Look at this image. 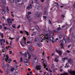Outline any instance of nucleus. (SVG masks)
Instances as JSON below:
<instances>
[{"label": "nucleus", "mask_w": 75, "mask_h": 75, "mask_svg": "<svg viewBox=\"0 0 75 75\" xmlns=\"http://www.w3.org/2000/svg\"><path fill=\"white\" fill-rule=\"evenodd\" d=\"M42 37H43V38H42V40H45L46 39L47 40V42H48V41H49V40H50V41H53L54 40V38L52 37H51V38H50L48 37V35H47L46 36H44V35H42Z\"/></svg>", "instance_id": "obj_1"}, {"label": "nucleus", "mask_w": 75, "mask_h": 75, "mask_svg": "<svg viewBox=\"0 0 75 75\" xmlns=\"http://www.w3.org/2000/svg\"><path fill=\"white\" fill-rule=\"evenodd\" d=\"M42 13L40 12H36L35 13L34 17L35 18H38V17H41L42 16Z\"/></svg>", "instance_id": "obj_2"}, {"label": "nucleus", "mask_w": 75, "mask_h": 75, "mask_svg": "<svg viewBox=\"0 0 75 75\" xmlns=\"http://www.w3.org/2000/svg\"><path fill=\"white\" fill-rule=\"evenodd\" d=\"M23 39L22 40H21L22 43H21V45H22L23 47H24V45L23 44H23H25V40H26V38L24 37H23Z\"/></svg>", "instance_id": "obj_3"}, {"label": "nucleus", "mask_w": 75, "mask_h": 75, "mask_svg": "<svg viewBox=\"0 0 75 75\" xmlns=\"http://www.w3.org/2000/svg\"><path fill=\"white\" fill-rule=\"evenodd\" d=\"M9 57V56H8L7 55L6 56V58L5 59V60L7 62V61L8 60V63H10V62L12 61V60L11 59H8V57Z\"/></svg>", "instance_id": "obj_4"}, {"label": "nucleus", "mask_w": 75, "mask_h": 75, "mask_svg": "<svg viewBox=\"0 0 75 75\" xmlns=\"http://www.w3.org/2000/svg\"><path fill=\"white\" fill-rule=\"evenodd\" d=\"M7 21L8 22V23L9 25H11L12 24V21L11 20V19L10 18H8L7 19Z\"/></svg>", "instance_id": "obj_5"}, {"label": "nucleus", "mask_w": 75, "mask_h": 75, "mask_svg": "<svg viewBox=\"0 0 75 75\" xmlns=\"http://www.w3.org/2000/svg\"><path fill=\"white\" fill-rule=\"evenodd\" d=\"M56 51L57 52V53H58L59 54V55H61L62 54V52L60 50H56Z\"/></svg>", "instance_id": "obj_6"}, {"label": "nucleus", "mask_w": 75, "mask_h": 75, "mask_svg": "<svg viewBox=\"0 0 75 75\" xmlns=\"http://www.w3.org/2000/svg\"><path fill=\"white\" fill-rule=\"evenodd\" d=\"M72 75H75V71H72V70L68 71Z\"/></svg>", "instance_id": "obj_7"}, {"label": "nucleus", "mask_w": 75, "mask_h": 75, "mask_svg": "<svg viewBox=\"0 0 75 75\" xmlns=\"http://www.w3.org/2000/svg\"><path fill=\"white\" fill-rule=\"evenodd\" d=\"M67 37H66V38H64V39H63L62 41V42L63 43V44H66V42H67L66 41V39H67Z\"/></svg>", "instance_id": "obj_8"}, {"label": "nucleus", "mask_w": 75, "mask_h": 75, "mask_svg": "<svg viewBox=\"0 0 75 75\" xmlns=\"http://www.w3.org/2000/svg\"><path fill=\"white\" fill-rule=\"evenodd\" d=\"M68 62L69 63H70V64H73V62L72 60L71 59H69L68 60Z\"/></svg>", "instance_id": "obj_9"}, {"label": "nucleus", "mask_w": 75, "mask_h": 75, "mask_svg": "<svg viewBox=\"0 0 75 75\" xmlns=\"http://www.w3.org/2000/svg\"><path fill=\"white\" fill-rule=\"evenodd\" d=\"M41 68V66L40 65L37 66V67H36V68L37 69H38V70H40Z\"/></svg>", "instance_id": "obj_10"}, {"label": "nucleus", "mask_w": 75, "mask_h": 75, "mask_svg": "<svg viewBox=\"0 0 75 75\" xmlns=\"http://www.w3.org/2000/svg\"><path fill=\"white\" fill-rule=\"evenodd\" d=\"M37 62H38V58H35L33 60V62L34 63H37Z\"/></svg>", "instance_id": "obj_11"}, {"label": "nucleus", "mask_w": 75, "mask_h": 75, "mask_svg": "<svg viewBox=\"0 0 75 75\" xmlns=\"http://www.w3.org/2000/svg\"><path fill=\"white\" fill-rule=\"evenodd\" d=\"M32 7V6L31 4H30L29 5V6L26 8V9H28V10H30L31 9Z\"/></svg>", "instance_id": "obj_12"}, {"label": "nucleus", "mask_w": 75, "mask_h": 75, "mask_svg": "<svg viewBox=\"0 0 75 75\" xmlns=\"http://www.w3.org/2000/svg\"><path fill=\"white\" fill-rule=\"evenodd\" d=\"M35 3H36V4H37L38 6H40V3L38 2V1L37 0H34Z\"/></svg>", "instance_id": "obj_13"}, {"label": "nucleus", "mask_w": 75, "mask_h": 75, "mask_svg": "<svg viewBox=\"0 0 75 75\" xmlns=\"http://www.w3.org/2000/svg\"><path fill=\"white\" fill-rule=\"evenodd\" d=\"M59 58V57L58 56H57L56 57V58L54 59V61L55 62H58L59 61V60L58 59Z\"/></svg>", "instance_id": "obj_14"}, {"label": "nucleus", "mask_w": 75, "mask_h": 75, "mask_svg": "<svg viewBox=\"0 0 75 75\" xmlns=\"http://www.w3.org/2000/svg\"><path fill=\"white\" fill-rule=\"evenodd\" d=\"M1 3L2 4H6V0H1Z\"/></svg>", "instance_id": "obj_15"}, {"label": "nucleus", "mask_w": 75, "mask_h": 75, "mask_svg": "<svg viewBox=\"0 0 75 75\" xmlns=\"http://www.w3.org/2000/svg\"><path fill=\"white\" fill-rule=\"evenodd\" d=\"M35 28H36L38 31H39V32L41 31V30H40V29L38 26H36Z\"/></svg>", "instance_id": "obj_16"}, {"label": "nucleus", "mask_w": 75, "mask_h": 75, "mask_svg": "<svg viewBox=\"0 0 75 75\" xmlns=\"http://www.w3.org/2000/svg\"><path fill=\"white\" fill-rule=\"evenodd\" d=\"M44 62H45V61H43L42 62V63L43 64L44 67V68H46V67H47V65L45 64L44 63Z\"/></svg>", "instance_id": "obj_17"}, {"label": "nucleus", "mask_w": 75, "mask_h": 75, "mask_svg": "<svg viewBox=\"0 0 75 75\" xmlns=\"http://www.w3.org/2000/svg\"><path fill=\"white\" fill-rule=\"evenodd\" d=\"M39 40V38H38V37H36L35 40V42H38V40Z\"/></svg>", "instance_id": "obj_18"}, {"label": "nucleus", "mask_w": 75, "mask_h": 75, "mask_svg": "<svg viewBox=\"0 0 75 75\" xmlns=\"http://www.w3.org/2000/svg\"><path fill=\"white\" fill-rule=\"evenodd\" d=\"M27 53L28 55V59H30V58H31V55H30V54L29 53V52H27Z\"/></svg>", "instance_id": "obj_19"}, {"label": "nucleus", "mask_w": 75, "mask_h": 75, "mask_svg": "<svg viewBox=\"0 0 75 75\" xmlns=\"http://www.w3.org/2000/svg\"><path fill=\"white\" fill-rule=\"evenodd\" d=\"M29 50L30 51H33V47H29Z\"/></svg>", "instance_id": "obj_20"}, {"label": "nucleus", "mask_w": 75, "mask_h": 75, "mask_svg": "<svg viewBox=\"0 0 75 75\" xmlns=\"http://www.w3.org/2000/svg\"><path fill=\"white\" fill-rule=\"evenodd\" d=\"M2 67L3 68H4V69H5L6 68V66H5V64H4V63H2Z\"/></svg>", "instance_id": "obj_21"}, {"label": "nucleus", "mask_w": 75, "mask_h": 75, "mask_svg": "<svg viewBox=\"0 0 75 75\" xmlns=\"http://www.w3.org/2000/svg\"><path fill=\"white\" fill-rule=\"evenodd\" d=\"M26 16L28 20H31V18H30V16L28 15H26Z\"/></svg>", "instance_id": "obj_22"}, {"label": "nucleus", "mask_w": 75, "mask_h": 75, "mask_svg": "<svg viewBox=\"0 0 75 75\" xmlns=\"http://www.w3.org/2000/svg\"><path fill=\"white\" fill-rule=\"evenodd\" d=\"M60 45L61 47V48H62V49H64V45H63L62 43H61Z\"/></svg>", "instance_id": "obj_23"}, {"label": "nucleus", "mask_w": 75, "mask_h": 75, "mask_svg": "<svg viewBox=\"0 0 75 75\" xmlns=\"http://www.w3.org/2000/svg\"><path fill=\"white\" fill-rule=\"evenodd\" d=\"M24 61H25V62L26 63H27L28 62H29V61L27 59H25L24 60Z\"/></svg>", "instance_id": "obj_24"}, {"label": "nucleus", "mask_w": 75, "mask_h": 75, "mask_svg": "<svg viewBox=\"0 0 75 75\" xmlns=\"http://www.w3.org/2000/svg\"><path fill=\"white\" fill-rule=\"evenodd\" d=\"M66 42H70V41H71L70 40V39H69V38L67 39H67H66Z\"/></svg>", "instance_id": "obj_25"}, {"label": "nucleus", "mask_w": 75, "mask_h": 75, "mask_svg": "<svg viewBox=\"0 0 75 75\" xmlns=\"http://www.w3.org/2000/svg\"><path fill=\"white\" fill-rule=\"evenodd\" d=\"M0 34L1 37H2V38H3L4 37V36L3 35V33L0 32Z\"/></svg>", "instance_id": "obj_26"}, {"label": "nucleus", "mask_w": 75, "mask_h": 75, "mask_svg": "<svg viewBox=\"0 0 75 75\" xmlns=\"http://www.w3.org/2000/svg\"><path fill=\"white\" fill-rule=\"evenodd\" d=\"M1 13L2 14H4L5 13V10H3L2 11Z\"/></svg>", "instance_id": "obj_27"}, {"label": "nucleus", "mask_w": 75, "mask_h": 75, "mask_svg": "<svg viewBox=\"0 0 75 75\" xmlns=\"http://www.w3.org/2000/svg\"><path fill=\"white\" fill-rule=\"evenodd\" d=\"M35 8L36 9H39V8H40V7L39 6H38L37 5L35 7Z\"/></svg>", "instance_id": "obj_28"}, {"label": "nucleus", "mask_w": 75, "mask_h": 75, "mask_svg": "<svg viewBox=\"0 0 75 75\" xmlns=\"http://www.w3.org/2000/svg\"><path fill=\"white\" fill-rule=\"evenodd\" d=\"M15 1L16 3H17L20 1L19 0H15Z\"/></svg>", "instance_id": "obj_29"}, {"label": "nucleus", "mask_w": 75, "mask_h": 75, "mask_svg": "<svg viewBox=\"0 0 75 75\" xmlns=\"http://www.w3.org/2000/svg\"><path fill=\"white\" fill-rule=\"evenodd\" d=\"M33 37H30L29 38V40H30V41H32V40H33Z\"/></svg>", "instance_id": "obj_30"}, {"label": "nucleus", "mask_w": 75, "mask_h": 75, "mask_svg": "<svg viewBox=\"0 0 75 75\" xmlns=\"http://www.w3.org/2000/svg\"><path fill=\"white\" fill-rule=\"evenodd\" d=\"M0 44L2 46H4V44L3 43V42H2V43H1Z\"/></svg>", "instance_id": "obj_31"}, {"label": "nucleus", "mask_w": 75, "mask_h": 75, "mask_svg": "<svg viewBox=\"0 0 75 75\" xmlns=\"http://www.w3.org/2000/svg\"><path fill=\"white\" fill-rule=\"evenodd\" d=\"M1 6L2 8H4H4H6V7L5 6H3L1 5Z\"/></svg>", "instance_id": "obj_32"}, {"label": "nucleus", "mask_w": 75, "mask_h": 75, "mask_svg": "<svg viewBox=\"0 0 75 75\" xmlns=\"http://www.w3.org/2000/svg\"><path fill=\"white\" fill-rule=\"evenodd\" d=\"M26 63L27 64H26V66H28V65H30V63H29V62Z\"/></svg>", "instance_id": "obj_33"}, {"label": "nucleus", "mask_w": 75, "mask_h": 75, "mask_svg": "<svg viewBox=\"0 0 75 75\" xmlns=\"http://www.w3.org/2000/svg\"><path fill=\"white\" fill-rule=\"evenodd\" d=\"M65 60V58H62V61L63 62H64V61Z\"/></svg>", "instance_id": "obj_34"}, {"label": "nucleus", "mask_w": 75, "mask_h": 75, "mask_svg": "<svg viewBox=\"0 0 75 75\" xmlns=\"http://www.w3.org/2000/svg\"><path fill=\"white\" fill-rule=\"evenodd\" d=\"M6 51V49H5V48L4 49H3L2 50V52H5V51Z\"/></svg>", "instance_id": "obj_35"}, {"label": "nucleus", "mask_w": 75, "mask_h": 75, "mask_svg": "<svg viewBox=\"0 0 75 75\" xmlns=\"http://www.w3.org/2000/svg\"><path fill=\"white\" fill-rule=\"evenodd\" d=\"M25 31V33H26L27 35H29V33H28V32L27 31Z\"/></svg>", "instance_id": "obj_36"}, {"label": "nucleus", "mask_w": 75, "mask_h": 75, "mask_svg": "<svg viewBox=\"0 0 75 75\" xmlns=\"http://www.w3.org/2000/svg\"><path fill=\"white\" fill-rule=\"evenodd\" d=\"M14 70V69L13 68H12L11 69V72H13Z\"/></svg>", "instance_id": "obj_37"}, {"label": "nucleus", "mask_w": 75, "mask_h": 75, "mask_svg": "<svg viewBox=\"0 0 75 75\" xmlns=\"http://www.w3.org/2000/svg\"><path fill=\"white\" fill-rule=\"evenodd\" d=\"M20 62H22L23 61V58L21 57L20 59Z\"/></svg>", "instance_id": "obj_38"}, {"label": "nucleus", "mask_w": 75, "mask_h": 75, "mask_svg": "<svg viewBox=\"0 0 75 75\" xmlns=\"http://www.w3.org/2000/svg\"><path fill=\"white\" fill-rule=\"evenodd\" d=\"M14 0H11V3H14Z\"/></svg>", "instance_id": "obj_39"}, {"label": "nucleus", "mask_w": 75, "mask_h": 75, "mask_svg": "<svg viewBox=\"0 0 75 75\" xmlns=\"http://www.w3.org/2000/svg\"><path fill=\"white\" fill-rule=\"evenodd\" d=\"M57 30H61V27H59L57 28Z\"/></svg>", "instance_id": "obj_40"}, {"label": "nucleus", "mask_w": 75, "mask_h": 75, "mask_svg": "<svg viewBox=\"0 0 75 75\" xmlns=\"http://www.w3.org/2000/svg\"><path fill=\"white\" fill-rule=\"evenodd\" d=\"M71 46V45H68L67 46V47L68 48H70V47Z\"/></svg>", "instance_id": "obj_41"}, {"label": "nucleus", "mask_w": 75, "mask_h": 75, "mask_svg": "<svg viewBox=\"0 0 75 75\" xmlns=\"http://www.w3.org/2000/svg\"><path fill=\"white\" fill-rule=\"evenodd\" d=\"M12 27H13V28H16V26H14L13 25H12L11 26Z\"/></svg>", "instance_id": "obj_42"}, {"label": "nucleus", "mask_w": 75, "mask_h": 75, "mask_svg": "<svg viewBox=\"0 0 75 75\" xmlns=\"http://www.w3.org/2000/svg\"><path fill=\"white\" fill-rule=\"evenodd\" d=\"M28 14H31V12L30 11H29L28 12Z\"/></svg>", "instance_id": "obj_43"}, {"label": "nucleus", "mask_w": 75, "mask_h": 75, "mask_svg": "<svg viewBox=\"0 0 75 75\" xmlns=\"http://www.w3.org/2000/svg\"><path fill=\"white\" fill-rule=\"evenodd\" d=\"M55 4H57L58 6H59V4H58V3L56 2H55Z\"/></svg>", "instance_id": "obj_44"}, {"label": "nucleus", "mask_w": 75, "mask_h": 75, "mask_svg": "<svg viewBox=\"0 0 75 75\" xmlns=\"http://www.w3.org/2000/svg\"><path fill=\"white\" fill-rule=\"evenodd\" d=\"M2 41H3V42L4 43L6 42V41H5V40L4 39H2Z\"/></svg>", "instance_id": "obj_45"}, {"label": "nucleus", "mask_w": 75, "mask_h": 75, "mask_svg": "<svg viewBox=\"0 0 75 75\" xmlns=\"http://www.w3.org/2000/svg\"><path fill=\"white\" fill-rule=\"evenodd\" d=\"M43 17L44 18V19H46V18H47V16H43Z\"/></svg>", "instance_id": "obj_46"}, {"label": "nucleus", "mask_w": 75, "mask_h": 75, "mask_svg": "<svg viewBox=\"0 0 75 75\" xmlns=\"http://www.w3.org/2000/svg\"><path fill=\"white\" fill-rule=\"evenodd\" d=\"M19 38H16V41H18L19 40Z\"/></svg>", "instance_id": "obj_47"}, {"label": "nucleus", "mask_w": 75, "mask_h": 75, "mask_svg": "<svg viewBox=\"0 0 75 75\" xmlns=\"http://www.w3.org/2000/svg\"><path fill=\"white\" fill-rule=\"evenodd\" d=\"M3 42V40L2 39H0V43H1Z\"/></svg>", "instance_id": "obj_48"}, {"label": "nucleus", "mask_w": 75, "mask_h": 75, "mask_svg": "<svg viewBox=\"0 0 75 75\" xmlns=\"http://www.w3.org/2000/svg\"><path fill=\"white\" fill-rule=\"evenodd\" d=\"M27 44H30L31 42L30 41H28L27 42Z\"/></svg>", "instance_id": "obj_49"}, {"label": "nucleus", "mask_w": 75, "mask_h": 75, "mask_svg": "<svg viewBox=\"0 0 75 75\" xmlns=\"http://www.w3.org/2000/svg\"><path fill=\"white\" fill-rule=\"evenodd\" d=\"M11 44H12V41H10V43L9 44V45H11Z\"/></svg>", "instance_id": "obj_50"}, {"label": "nucleus", "mask_w": 75, "mask_h": 75, "mask_svg": "<svg viewBox=\"0 0 75 75\" xmlns=\"http://www.w3.org/2000/svg\"><path fill=\"white\" fill-rule=\"evenodd\" d=\"M14 38H12L11 37H9V39H10V40H13V39H14Z\"/></svg>", "instance_id": "obj_51"}, {"label": "nucleus", "mask_w": 75, "mask_h": 75, "mask_svg": "<svg viewBox=\"0 0 75 75\" xmlns=\"http://www.w3.org/2000/svg\"><path fill=\"white\" fill-rule=\"evenodd\" d=\"M20 27H21L20 25H19L17 27V28H20Z\"/></svg>", "instance_id": "obj_52"}, {"label": "nucleus", "mask_w": 75, "mask_h": 75, "mask_svg": "<svg viewBox=\"0 0 75 75\" xmlns=\"http://www.w3.org/2000/svg\"><path fill=\"white\" fill-rule=\"evenodd\" d=\"M62 18H64V17H65V16H64V15H62Z\"/></svg>", "instance_id": "obj_53"}, {"label": "nucleus", "mask_w": 75, "mask_h": 75, "mask_svg": "<svg viewBox=\"0 0 75 75\" xmlns=\"http://www.w3.org/2000/svg\"><path fill=\"white\" fill-rule=\"evenodd\" d=\"M49 23H50V24H52V23H51V21H50V20H49Z\"/></svg>", "instance_id": "obj_54"}, {"label": "nucleus", "mask_w": 75, "mask_h": 75, "mask_svg": "<svg viewBox=\"0 0 75 75\" xmlns=\"http://www.w3.org/2000/svg\"><path fill=\"white\" fill-rule=\"evenodd\" d=\"M46 13H47V12H46V11H44V14H46Z\"/></svg>", "instance_id": "obj_55"}, {"label": "nucleus", "mask_w": 75, "mask_h": 75, "mask_svg": "<svg viewBox=\"0 0 75 75\" xmlns=\"http://www.w3.org/2000/svg\"><path fill=\"white\" fill-rule=\"evenodd\" d=\"M20 54H21V55H23V54L22 53V52H20Z\"/></svg>", "instance_id": "obj_56"}, {"label": "nucleus", "mask_w": 75, "mask_h": 75, "mask_svg": "<svg viewBox=\"0 0 75 75\" xmlns=\"http://www.w3.org/2000/svg\"><path fill=\"white\" fill-rule=\"evenodd\" d=\"M67 52L68 53H69V52H70V51L69 50H67Z\"/></svg>", "instance_id": "obj_57"}, {"label": "nucleus", "mask_w": 75, "mask_h": 75, "mask_svg": "<svg viewBox=\"0 0 75 75\" xmlns=\"http://www.w3.org/2000/svg\"><path fill=\"white\" fill-rule=\"evenodd\" d=\"M38 47H40V46H41V45H40V44H38Z\"/></svg>", "instance_id": "obj_58"}, {"label": "nucleus", "mask_w": 75, "mask_h": 75, "mask_svg": "<svg viewBox=\"0 0 75 75\" xmlns=\"http://www.w3.org/2000/svg\"><path fill=\"white\" fill-rule=\"evenodd\" d=\"M33 35H36V33L35 32H33Z\"/></svg>", "instance_id": "obj_59"}, {"label": "nucleus", "mask_w": 75, "mask_h": 75, "mask_svg": "<svg viewBox=\"0 0 75 75\" xmlns=\"http://www.w3.org/2000/svg\"><path fill=\"white\" fill-rule=\"evenodd\" d=\"M45 69L46 70V71H48V68H46Z\"/></svg>", "instance_id": "obj_60"}, {"label": "nucleus", "mask_w": 75, "mask_h": 75, "mask_svg": "<svg viewBox=\"0 0 75 75\" xmlns=\"http://www.w3.org/2000/svg\"><path fill=\"white\" fill-rule=\"evenodd\" d=\"M9 52L10 54H12V51H9Z\"/></svg>", "instance_id": "obj_61"}, {"label": "nucleus", "mask_w": 75, "mask_h": 75, "mask_svg": "<svg viewBox=\"0 0 75 75\" xmlns=\"http://www.w3.org/2000/svg\"><path fill=\"white\" fill-rule=\"evenodd\" d=\"M25 56L26 57V56H27V53L26 52H25Z\"/></svg>", "instance_id": "obj_62"}, {"label": "nucleus", "mask_w": 75, "mask_h": 75, "mask_svg": "<svg viewBox=\"0 0 75 75\" xmlns=\"http://www.w3.org/2000/svg\"><path fill=\"white\" fill-rule=\"evenodd\" d=\"M54 35V33L52 32L51 33V35Z\"/></svg>", "instance_id": "obj_63"}, {"label": "nucleus", "mask_w": 75, "mask_h": 75, "mask_svg": "<svg viewBox=\"0 0 75 75\" xmlns=\"http://www.w3.org/2000/svg\"><path fill=\"white\" fill-rule=\"evenodd\" d=\"M47 74L48 75H52V74L51 73H50V74H49L48 73H47Z\"/></svg>", "instance_id": "obj_64"}]
</instances>
